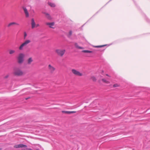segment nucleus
Wrapping results in <instances>:
<instances>
[{
    "mask_svg": "<svg viewBox=\"0 0 150 150\" xmlns=\"http://www.w3.org/2000/svg\"><path fill=\"white\" fill-rule=\"evenodd\" d=\"M13 74L15 76L20 77L23 76L25 73L21 69L16 68L14 69Z\"/></svg>",
    "mask_w": 150,
    "mask_h": 150,
    "instance_id": "1",
    "label": "nucleus"
},
{
    "mask_svg": "<svg viewBox=\"0 0 150 150\" xmlns=\"http://www.w3.org/2000/svg\"><path fill=\"white\" fill-rule=\"evenodd\" d=\"M55 52L58 56L62 57L66 52V50L64 49L58 48L55 50Z\"/></svg>",
    "mask_w": 150,
    "mask_h": 150,
    "instance_id": "2",
    "label": "nucleus"
},
{
    "mask_svg": "<svg viewBox=\"0 0 150 150\" xmlns=\"http://www.w3.org/2000/svg\"><path fill=\"white\" fill-rule=\"evenodd\" d=\"M24 57L25 55L23 53H20L19 54L17 57L18 62L19 64H21L23 62Z\"/></svg>",
    "mask_w": 150,
    "mask_h": 150,
    "instance_id": "3",
    "label": "nucleus"
},
{
    "mask_svg": "<svg viewBox=\"0 0 150 150\" xmlns=\"http://www.w3.org/2000/svg\"><path fill=\"white\" fill-rule=\"evenodd\" d=\"M71 71L72 73L75 76H81L83 75L81 73L77 70L73 69L71 70Z\"/></svg>",
    "mask_w": 150,
    "mask_h": 150,
    "instance_id": "4",
    "label": "nucleus"
},
{
    "mask_svg": "<svg viewBox=\"0 0 150 150\" xmlns=\"http://www.w3.org/2000/svg\"><path fill=\"white\" fill-rule=\"evenodd\" d=\"M48 69L51 74L53 73L56 69L54 67L50 64L48 65Z\"/></svg>",
    "mask_w": 150,
    "mask_h": 150,
    "instance_id": "5",
    "label": "nucleus"
},
{
    "mask_svg": "<svg viewBox=\"0 0 150 150\" xmlns=\"http://www.w3.org/2000/svg\"><path fill=\"white\" fill-rule=\"evenodd\" d=\"M14 25H19V24L16 22H12L8 23L7 25V27L8 28H9Z\"/></svg>",
    "mask_w": 150,
    "mask_h": 150,
    "instance_id": "6",
    "label": "nucleus"
},
{
    "mask_svg": "<svg viewBox=\"0 0 150 150\" xmlns=\"http://www.w3.org/2000/svg\"><path fill=\"white\" fill-rule=\"evenodd\" d=\"M27 147V146L26 145H24L23 144H20L17 145H15L14 146V148H19L26 147Z\"/></svg>",
    "mask_w": 150,
    "mask_h": 150,
    "instance_id": "7",
    "label": "nucleus"
},
{
    "mask_svg": "<svg viewBox=\"0 0 150 150\" xmlns=\"http://www.w3.org/2000/svg\"><path fill=\"white\" fill-rule=\"evenodd\" d=\"M46 25H48L50 28H54V27L53 26L54 25V22L52 23H46Z\"/></svg>",
    "mask_w": 150,
    "mask_h": 150,
    "instance_id": "8",
    "label": "nucleus"
},
{
    "mask_svg": "<svg viewBox=\"0 0 150 150\" xmlns=\"http://www.w3.org/2000/svg\"><path fill=\"white\" fill-rule=\"evenodd\" d=\"M23 8L26 17H28L29 16V13L27 8L24 7H23Z\"/></svg>",
    "mask_w": 150,
    "mask_h": 150,
    "instance_id": "9",
    "label": "nucleus"
},
{
    "mask_svg": "<svg viewBox=\"0 0 150 150\" xmlns=\"http://www.w3.org/2000/svg\"><path fill=\"white\" fill-rule=\"evenodd\" d=\"M36 27V24L34 18L31 19V28L32 29Z\"/></svg>",
    "mask_w": 150,
    "mask_h": 150,
    "instance_id": "10",
    "label": "nucleus"
},
{
    "mask_svg": "<svg viewBox=\"0 0 150 150\" xmlns=\"http://www.w3.org/2000/svg\"><path fill=\"white\" fill-rule=\"evenodd\" d=\"M76 112L75 111H62V112L65 113V114H71V113H75Z\"/></svg>",
    "mask_w": 150,
    "mask_h": 150,
    "instance_id": "11",
    "label": "nucleus"
},
{
    "mask_svg": "<svg viewBox=\"0 0 150 150\" xmlns=\"http://www.w3.org/2000/svg\"><path fill=\"white\" fill-rule=\"evenodd\" d=\"M33 61V58L31 57H30L27 59V64H30Z\"/></svg>",
    "mask_w": 150,
    "mask_h": 150,
    "instance_id": "12",
    "label": "nucleus"
},
{
    "mask_svg": "<svg viewBox=\"0 0 150 150\" xmlns=\"http://www.w3.org/2000/svg\"><path fill=\"white\" fill-rule=\"evenodd\" d=\"M43 14H44L45 16V17L48 19L50 20L52 19V18L49 14L46 12H43Z\"/></svg>",
    "mask_w": 150,
    "mask_h": 150,
    "instance_id": "13",
    "label": "nucleus"
},
{
    "mask_svg": "<svg viewBox=\"0 0 150 150\" xmlns=\"http://www.w3.org/2000/svg\"><path fill=\"white\" fill-rule=\"evenodd\" d=\"M74 45L76 47L77 49H83V47L79 46L78 44L77 43H75L74 44Z\"/></svg>",
    "mask_w": 150,
    "mask_h": 150,
    "instance_id": "14",
    "label": "nucleus"
},
{
    "mask_svg": "<svg viewBox=\"0 0 150 150\" xmlns=\"http://www.w3.org/2000/svg\"><path fill=\"white\" fill-rule=\"evenodd\" d=\"M16 52V51L15 50H9V53L10 54H14Z\"/></svg>",
    "mask_w": 150,
    "mask_h": 150,
    "instance_id": "15",
    "label": "nucleus"
},
{
    "mask_svg": "<svg viewBox=\"0 0 150 150\" xmlns=\"http://www.w3.org/2000/svg\"><path fill=\"white\" fill-rule=\"evenodd\" d=\"M31 42V40H27L24 42L26 46H27L28 44L30 43Z\"/></svg>",
    "mask_w": 150,
    "mask_h": 150,
    "instance_id": "16",
    "label": "nucleus"
},
{
    "mask_svg": "<svg viewBox=\"0 0 150 150\" xmlns=\"http://www.w3.org/2000/svg\"><path fill=\"white\" fill-rule=\"evenodd\" d=\"M31 42V40H27L24 42L26 46H27L28 44L30 43Z\"/></svg>",
    "mask_w": 150,
    "mask_h": 150,
    "instance_id": "17",
    "label": "nucleus"
},
{
    "mask_svg": "<svg viewBox=\"0 0 150 150\" xmlns=\"http://www.w3.org/2000/svg\"><path fill=\"white\" fill-rule=\"evenodd\" d=\"M25 46H23V44H22L19 47V48H18V49H19V50H23V47H24Z\"/></svg>",
    "mask_w": 150,
    "mask_h": 150,
    "instance_id": "18",
    "label": "nucleus"
},
{
    "mask_svg": "<svg viewBox=\"0 0 150 150\" xmlns=\"http://www.w3.org/2000/svg\"><path fill=\"white\" fill-rule=\"evenodd\" d=\"M82 52H83L87 53H91L93 52L92 51L88 50H83L82 51Z\"/></svg>",
    "mask_w": 150,
    "mask_h": 150,
    "instance_id": "19",
    "label": "nucleus"
},
{
    "mask_svg": "<svg viewBox=\"0 0 150 150\" xmlns=\"http://www.w3.org/2000/svg\"><path fill=\"white\" fill-rule=\"evenodd\" d=\"M106 45H99V46H93L94 47L96 48H100V47H104L105 46H106Z\"/></svg>",
    "mask_w": 150,
    "mask_h": 150,
    "instance_id": "20",
    "label": "nucleus"
},
{
    "mask_svg": "<svg viewBox=\"0 0 150 150\" xmlns=\"http://www.w3.org/2000/svg\"><path fill=\"white\" fill-rule=\"evenodd\" d=\"M102 81L103 82H104V83H106L107 84H109V83H110V82L109 81L106 80L105 79H102Z\"/></svg>",
    "mask_w": 150,
    "mask_h": 150,
    "instance_id": "21",
    "label": "nucleus"
},
{
    "mask_svg": "<svg viewBox=\"0 0 150 150\" xmlns=\"http://www.w3.org/2000/svg\"><path fill=\"white\" fill-rule=\"evenodd\" d=\"M48 4L50 6H51L52 7H55V5L53 3H52L50 2H49L48 3Z\"/></svg>",
    "mask_w": 150,
    "mask_h": 150,
    "instance_id": "22",
    "label": "nucleus"
},
{
    "mask_svg": "<svg viewBox=\"0 0 150 150\" xmlns=\"http://www.w3.org/2000/svg\"><path fill=\"white\" fill-rule=\"evenodd\" d=\"M91 79L93 81H96L97 79L94 76H92L91 77Z\"/></svg>",
    "mask_w": 150,
    "mask_h": 150,
    "instance_id": "23",
    "label": "nucleus"
},
{
    "mask_svg": "<svg viewBox=\"0 0 150 150\" xmlns=\"http://www.w3.org/2000/svg\"><path fill=\"white\" fill-rule=\"evenodd\" d=\"M72 34V31L71 30H70L69 34L68 35V36L69 37H70Z\"/></svg>",
    "mask_w": 150,
    "mask_h": 150,
    "instance_id": "24",
    "label": "nucleus"
},
{
    "mask_svg": "<svg viewBox=\"0 0 150 150\" xmlns=\"http://www.w3.org/2000/svg\"><path fill=\"white\" fill-rule=\"evenodd\" d=\"M113 87H117L120 86V85L118 84H115L113 85Z\"/></svg>",
    "mask_w": 150,
    "mask_h": 150,
    "instance_id": "25",
    "label": "nucleus"
},
{
    "mask_svg": "<svg viewBox=\"0 0 150 150\" xmlns=\"http://www.w3.org/2000/svg\"><path fill=\"white\" fill-rule=\"evenodd\" d=\"M27 36V34L25 32H24V38L25 39Z\"/></svg>",
    "mask_w": 150,
    "mask_h": 150,
    "instance_id": "26",
    "label": "nucleus"
},
{
    "mask_svg": "<svg viewBox=\"0 0 150 150\" xmlns=\"http://www.w3.org/2000/svg\"><path fill=\"white\" fill-rule=\"evenodd\" d=\"M9 77V75H6V76H5L4 77V78L5 79H7Z\"/></svg>",
    "mask_w": 150,
    "mask_h": 150,
    "instance_id": "27",
    "label": "nucleus"
},
{
    "mask_svg": "<svg viewBox=\"0 0 150 150\" xmlns=\"http://www.w3.org/2000/svg\"><path fill=\"white\" fill-rule=\"evenodd\" d=\"M24 150H33L32 149L29 148H27L25 149H24Z\"/></svg>",
    "mask_w": 150,
    "mask_h": 150,
    "instance_id": "28",
    "label": "nucleus"
},
{
    "mask_svg": "<svg viewBox=\"0 0 150 150\" xmlns=\"http://www.w3.org/2000/svg\"><path fill=\"white\" fill-rule=\"evenodd\" d=\"M22 44H23V46H24L25 47L26 46L24 42H23Z\"/></svg>",
    "mask_w": 150,
    "mask_h": 150,
    "instance_id": "29",
    "label": "nucleus"
},
{
    "mask_svg": "<svg viewBox=\"0 0 150 150\" xmlns=\"http://www.w3.org/2000/svg\"><path fill=\"white\" fill-rule=\"evenodd\" d=\"M39 26V25L38 24H37V25H36V27H38Z\"/></svg>",
    "mask_w": 150,
    "mask_h": 150,
    "instance_id": "30",
    "label": "nucleus"
},
{
    "mask_svg": "<svg viewBox=\"0 0 150 150\" xmlns=\"http://www.w3.org/2000/svg\"><path fill=\"white\" fill-rule=\"evenodd\" d=\"M106 76H109V77H110V76H109L108 74H106Z\"/></svg>",
    "mask_w": 150,
    "mask_h": 150,
    "instance_id": "31",
    "label": "nucleus"
},
{
    "mask_svg": "<svg viewBox=\"0 0 150 150\" xmlns=\"http://www.w3.org/2000/svg\"><path fill=\"white\" fill-rule=\"evenodd\" d=\"M0 150H1V148H0Z\"/></svg>",
    "mask_w": 150,
    "mask_h": 150,
    "instance_id": "32",
    "label": "nucleus"
},
{
    "mask_svg": "<svg viewBox=\"0 0 150 150\" xmlns=\"http://www.w3.org/2000/svg\"><path fill=\"white\" fill-rule=\"evenodd\" d=\"M37 150H39V149H37Z\"/></svg>",
    "mask_w": 150,
    "mask_h": 150,
    "instance_id": "33",
    "label": "nucleus"
}]
</instances>
